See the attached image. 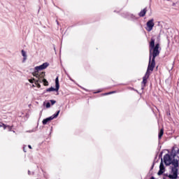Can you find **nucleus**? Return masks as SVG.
I'll list each match as a JSON object with an SVG mask.
<instances>
[{
  "label": "nucleus",
  "mask_w": 179,
  "mask_h": 179,
  "mask_svg": "<svg viewBox=\"0 0 179 179\" xmlns=\"http://www.w3.org/2000/svg\"><path fill=\"white\" fill-rule=\"evenodd\" d=\"M159 48H160V43H156L155 45V38H152L149 43L150 57L148 66L142 81L143 86H146L148 79H149V76H150V72H153L155 66H156V57L160 55V50H159Z\"/></svg>",
  "instance_id": "obj_1"
},
{
  "label": "nucleus",
  "mask_w": 179,
  "mask_h": 179,
  "mask_svg": "<svg viewBox=\"0 0 179 179\" xmlns=\"http://www.w3.org/2000/svg\"><path fill=\"white\" fill-rule=\"evenodd\" d=\"M32 75L33 76H35V78H38L39 83H41V80H43V79H44V77L45 76V72H40L39 70H35L34 72L32 73Z\"/></svg>",
  "instance_id": "obj_2"
},
{
  "label": "nucleus",
  "mask_w": 179,
  "mask_h": 179,
  "mask_svg": "<svg viewBox=\"0 0 179 179\" xmlns=\"http://www.w3.org/2000/svg\"><path fill=\"white\" fill-rule=\"evenodd\" d=\"M59 113H60V110H58L57 112V113L54 114L53 115H52L49 117H47V118L44 119L42 121V124L43 125H47V124H48V122H50V121H52V120H54V118H57V117H58V115H59Z\"/></svg>",
  "instance_id": "obj_3"
},
{
  "label": "nucleus",
  "mask_w": 179,
  "mask_h": 179,
  "mask_svg": "<svg viewBox=\"0 0 179 179\" xmlns=\"http://www.w3.org/2000/svg\"><path fill=\"white\" fill-rule=\"evenodd\" d=\"M166 177H169L170 179H177L178 177V170L176 168H173L171 174L166 175Z\"/></svg>",
  "instance_id": "obj_4"
},
{
  "label": "nucleus",
  "mask_w": 179,
  "mask_h": 179,
  "mask_svg": "<svg viewBox=\"0 0 179 179\" xmlns=\"http://www.w3.org/2000/svg\"><path fill=\"white\" fill-rule=\"evenodd\" d=\"M147 27L145 28L147 31H152L153 30V27H155V20L151 19L147 22Z\"/></svg>",
  "instance_id": "obj_5"
},
{
  "label": "nucleus",
  "mask_w": 179,
  "mask_h": 179,
  "mask_svg": "<svg viewBox=\"0 0 179 179\" xmlns=\"http://www.w3.org/2000/svg\"><path fill=\"white\" fill-rule=\"evenodd\" d=\"M164 162L166 166H170V164H171L172 159L170 155L166 154L164 156Z\"/></svg>",
  "instance_id": "obj_6"
},
{
  "label": "nucleus",
  "mask_w": 179,
  "mask_h": 179,
  "mask_svg": "<svg viewBox=\"0 0 179 179\" xmlns=\"http://www.w3.org/2000/svg\"><path fill=\"white\" fill-rule=\"evenodd\" d=\"M48 65L50 64L47 62L43 63L42 65L39 66H36L35 71H43V69H45L48 66Z\"/></svg>",
  "instance_id": "obj_7"
},
{
  "label": "nucleus",
  "mask_w": 179,
  "mask_h": 179,
  "mask_svg": "<svg viewBox=\"0 0 179 179\" xmlns=\"http://www.w3.org/2000/svg\"><path fill=\"white\" fill-rule=\"evenodd\" d=\"M164 164H162V162H161L160 165H159V171H158V176H162V174H163V173H164Z\"/></svg>",
  "instance_id": "obj_8"
},
{
  "label": "nucleus",
  "mask_w": 179,
  "mask_h": 179,
  "mask_svg": "<svg viewBox=\"0 0 179 179\" xmlns=\"http://www.w3.org/2000/svg\"><path fill=\"white\" fill-rule=\"evenodd\" d=\"M148 12V9L145 8L143 10H142L139 13H138V16L140 17H143L145 15L146 13Z\"/></svg>",
  "instance_id": "obj_9"
},
{
  "label": "nucleus",
  "mask_w": 179,
  "mask_h": 179,
  "mask_svg": "<svg viewBox=\"0 0 179 179\" xmlns=\"http://www.w3.org/2000/svg\"><path fill=\"white\" fill-rule=\"evenodd\" d=\"M163 135H164V129H161L159 130V134H158V139L160 141L162 138L163 137Z\"/></svg>",
  "instance_id": "obj_10"
},
{
  "label": "nucleus",
  "mask_w": 179,
  "mask_h": 179,
  "mask_svg": "<svg viewBox=\"0 0 179 179\" xmlns=\"http://www.w3.org/2000/svg\"><path fill=\"white\" fill-rule=\"evenodd\" d=\"M55 86L56 90H59V80L58 79V77L55 79Z\"/></svg>",
  "instance_id": "obj_11"
},
{
  "label": "nucleus",
  "mask_w": 179,
  "mask_h": 179,
  "mask_svg": "<svg viewBox=\"0 0 179 179\" xmlns=\"http://www.w3.org/2000/svg\"><path fill=\"white\" fill-rule=\"evenodd\" d=\"M171 164H173V166L175 168H176V167H178V161L173 159V161H171Z\"/></svg>",
  "instance_id": "obj_12"
},
{
  "label": "nucleus",
  "mask_w": 179,
  "mask_h": 179,
  "mask_svg": "<svg viewBox=\"0 0 179 179\" xmlns=\"http://www.w3.org/2000/svg\"><path fill=\"white\" fill-rule=\"evenodd\" d=\"M59 90H57V87L56 88H54L52 87H50V88H48L46 90V92H58Z\"/></svg>",
  "instance_id": "obj_13"
},
{
  "label": "nucleus",
  "mask_w": 179,
  "mask_h": 179,
  "mask_svg": "<svg viewBox=\"0 0 179 179\" xmlns=\"http://www.w3.org/2000/svg\"><path fill=\"white\" fill-rule=\"evenodd\" d=\"M21 52L22 57H24V61H26V59H27V55H26V52L24 50H22Z\"/></svg>",
  "instance_id": "obj_14"
},
{
  "label": "nucleus",
  "mask_w": 179,
  "mask_h": 179,
  "mask_svg": "<svg viewBox=\"0 0 179 179\" xmlns=\"http://www.w3.org/2000/svg\"><path fill=\"white\" fill-rule=\"evenodd\" d=\"M41 83H43L44 86H48V81L45 78L41 80Z\"/></svg>",
  "instance_id": "obj_15"
},
{
  "label": "nucleus",
  "mask_w": 179,
  "mask_h": 179,
  "mask_svg": "<svg viewBox=\"0 0 179 179\" xmlns=\"http://www.w3.org/2000/svg\"><path fill=\"white\" fill-rule=\"evenodd\" d=\"M114 93H117V91L106 92V93L102 94V96H108V94H114Z\"/></svg>",
  "instance_id": "obj_16"
},
{
  "label": "nucleus",
  "mask_w": 179,
  "mask_h": 179,
  "mask_svg": "<svg viewBox=\"0 0 179 179\" xmlns=\"http://www.w3.org/2000/svg\"><path fill=\"white\" fill-rule=\"evenodd\" d=\"M35 85H36V87H38V89H40V87H41V85H40V81L38 80H36L35 81Z\"/></svg>",
  "instance_id": "obj_17"
},
{
  "label": "nucleus",
  "mask_w": 179,
  "mask_h": 179,
  "mask_svg": "<svg viewBox=\"0 0 179 179\" xmlns=\"http://www.w3.org/2000/svg\"><path fill=\"white\" fill-rule=\"evenodd\" d=\"M3 128V129H6V125L2 122L0 123V128Z\"/></svg>",
  "instance_id": "obj_18"
},
{
  "label": "nucleus",
  "mask_w": 179,
  "mask_h": 179,
  "mask_svg": "<svg viewBox=\"0 0 179 179\" xmlns=\"http://www.w3.org/2000/svg\"><path fill=\"white\" fill-rule=\"evenodd\" d=\"M29 82L30 83H34V82H36V79H30V80H29Z\"/></svg>",
  "instance_id": "obj_19"
},
{
  "label": "nucleus",
  "mask_w": 179,
  "mask_h": 179,
  "mask_svg": "<svg viewBox=\"0 0 179 179\" xmlns=\"http://www.w3.org/2000/svg\"><path fill=\"white\" fill-rule=\"evenodd\" d=\"M50 107H51V103H50V102H48L46 103V108H50Z\"/></svg>",
  "instance_id": "obj_20"
},
{
  "label": "nucleus",
  "mask_w": 179,
  "mask_h": 179,
  "mask_svg": "<svg viewBox=\"0 0 179 179\" xmlns=\"http://www.w3.org/2000/svg\"><path fill=\"white\" fill-rule=\"evenodd\" d=\"M50 103H51L52 106H54V104H55L57 103V101H54V100H50Z\"/></svg>",
  "instance_id": "obj_21"
},
{
  "label": "nucleus",
  "mask_w": 179,
  "mask_h": 179,
  "mask_svg": "<svg viewBox=\"0 0 179 179\" xmlns=\"http://www.w3.org/2000/svg\"><path fill=\"white\" fill-rule=\"evenodd\" d=\"M6 128H8L9 131H12V126H6Z\"/></svg>",
  "instance_id": "obj_22"
},
{
  "label": "nucleus",
  "mask_w": 179,
  "mask_h": 179,
  "mask_svg": "<svg viewBox=\"0 0 179 179\" xmlns=\"http://www.w3.org/2000/svg\"><path fill=\"white\" fill-rule=\"evenodd\" d=\"M28 174H29V176H31V172L30 171H28Z\"/></svg>",
  "instance_id": "obj_23"
},
{
  "label": "nucleus",
  "mask_w": 179,
  "mask_h": 179,
  "mask_svg": "<svg viewBox=\"0 0 179 179\" xmlns=\"http://www.w3.org/2000/svg\"><path fill=\"white\" fill-rule=\"evenodd\" d=\"M28 148H29V149H31V145H28Z\"/></svg>",
  "instance_id": "obj_24"
},
{
  "label": "nucleus",
  "mask_w": 179,
  "mask_h": 179,
  "mask_svg": "<svg viewBox=\"0 0 179 179\" xmlns=\"http://www.w3.org/2000/svg\"><path fill=\"white\" fill-rule=\"evenodd\" d=\"M23 150L24 152H26V149H24V147L23 148Z\"/></svg>",
  "instance_id": "obj_25"
},
{
  "label": "nucleus",
  "mask_w": 179,
  "mask_h": 179,
  "mask_svg": "<svg viewBox=\"0 0 179 179\" xmlns=\"http://www.w3.org/2000/svg\"><path fill=\"white\" fill-rule=\"evenodd\" d=\"M23 150L24 152H26V149H24V147L23 148Z\"/></svg>",
  "instance_id": "obj_26"
},
{
  "label": "nucleus",
  "mask_w": 179,
  "mask_h": 179,
  "mask_svg": "<svg viewBox=\"0 0 179 179\" xmlns=\"http://www.w3.org/2000/svg\"><path fill=\"white\" fill-rule=\"evenodd\" d=\"M150 179H155V178H154L153 176H152V177L150 178Z\"/></svg>",
  "instance_id": "obj_27"
},
{
  "label": "nucleus",
  "mask_w": 179,
  "mask_h": 179,
  "mask_svg": "<svg viewBox=\"0 0 179 179\" xmlns=\"http://www.w3.org/2000/svg\"><path fill=\"white\" fill-rule=\"evenodd\" d=\"M159 68V66H157V69Z\"/></svg>",
  "instance_id": "obj_28"
},
{
  "label": "nucleus",
  "mask_w": 179,
  "mask_h": 179,
  "mask_svg": "<svg viewBox=\"0 0 179 179\" xmlns=\"http://www.w3.org/2000/svg\"><path fill=\"white\" fill-rule=\"evenodd\" d=\"M96 93H100V91H98Z\"/></svg>",
  "instance_id": "obj_29"
}]
</instances>
